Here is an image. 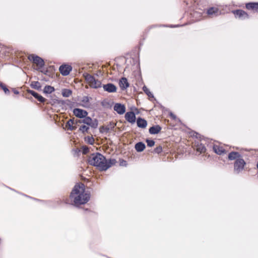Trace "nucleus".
I'll use <instances>...</instances> for the list:
<instances>
[{"label": "nucleus", "instance_id": "obj_1", "mask_svg": "<svg viewBox=\"0 0 258 258\" xmlns=\"http://www.w3.org/2000/svg\"><path fill=\"white\" fill-rule=\"evenodd\" d=\"M70 199L73 205L78 207L89 202L90 194L86 191L85 185L80 182L74 186L70 194Z\"/></svg>", "mask_w": 258, "mask_h": 258}, {"label": "nucleus", "instance_id": "obj_2", "mask_svg": "<svg viewBox=\"0 0 258 258\" xmlns=\"http://www.w3.org/2000/svg\"><path fill=\"white\" fill-rule=\"evenodd\" d=\"M91 165L98 167L99 170L105 171L111 166L115 164L116 161L114 159L107 160L105 157L100 153L93 154L89 159Z\"/></svg>", "mask_w": 258, "mask_h": 258}, {"label": "nucleus", "instance_id": "obj_3", "mask_svg": "<svg viewBox=\"0 0 258 258\" xmlns=\"http://www.w3.org/2000/svg\"><path fill=\"white\" fill-rule=\"evenodd\" d=\"M28 59L36 66L37 70H40L44 65L43 59L35 54H29L28 56Z\"/></svg>", "mask_w": 258, "mask_h": 258}, {"label": "nucleus", "instance_id": "obj_4", "mask_svg": "<svg viewBox=\"0 0 258 258\" xmlns=\"http://www.w3.org/2000/svg\"><path fill=\"white\" fill-rule=\"evenodd\" d=\"M85 78L91 87L98 88L101 87V82L98 80L96 79L94 76L89 74H87L85 75Z\"/></svg>", "mask_w": 258, "mask_h": 258}, {"label": "nucleus", "instance_id": "obj_5", "mask_svg": "<svg viewBox=\"0 0 258 258\" xmlns=\"http://www.w3.org/2000/svg\"><path fill=\"white\" fill-rule=\"evenodd\" d=\"M246 163L242 158H237L234 162V169L237 173H239L243 169Z\"/></svg>", "mask_w": 258, "mask_h": 258}, {"label": "nucleus", "instance_id": "obj_6", "mask_svg": "<svg viewBox=\"0 0 258 258\" xmlns=\"http://www.w3.org/2000/svg\"><path fill=\"white\" fill-rule=\"evenodd\" d=\"M79 122L84 123L94 128H96L98 126V120L96 119H92L91 117H87V116L84 117L83 120L79 121Z\"/></svg>", "mask_w": 258, "mask_h": 258}, {"label": "nucleus", "instance_id": "obj_7", "mask_svg": "<svg viewBox=\"0 0 258 258\" xmlns=\"http://www.w3.org/2000/svg\"><path fill=\"white\" fill-rule=\"evenodd\" d=\"M232 13L236 18L240 19H245L248 18V14L242 10H236L232 11Z\"/></svg>", "mask_w": 258, "mask_h": 258}, {"label": "nucleus", "instance_id": "obj_8", "mask_svg": "<svg viewBox=\"0 0 258 258\" xmlns=\"http://www.w3.org/2000/svg\"><path fill=\"white\" fill-rule=\"evenodd\" d=\"M72 70V67L69 64H62L59 68V71L61 74L64 76L68 75Z\"/></svg>", "mask_w": 258, "mask_h": 258}, {"label": "nucleus", "instance_id": "obj_9", "mask_svg": "<svg viewBox=\"0 0 258 258\" xmlns=\"http://www.w3.org/2000/svg\"><path fill=\"white\" fill-rule=\"evenodd\" d=\"M73 112L76 117L80 118H84L88 115V112L86 110L80 108L74 109Z\"/></svg>", "mask_w": 258, "mask_h": 258}, {"label": "nucleus", "instance_id": "obj_10", "mask_svg": "<svg viewBox=\"0 0 258 258\" xmlns=\"http://www.w3.org/2000/svg\"><path fill=\"white\" fill-rule=\"evenodd\" d=\"M125 119L131 123H134L136 121V115L134 112H127L125 114Z\"/></svg>", "mask_w": 258, "mask_h": 258}, {"label": "nucleus", "instance_id": "obj_11", "mask_svg": "<svg viewBox=\"0 0 258 258\" xmlns=\"http://www.w3.org/2000/svg\"><path fill=\"white\" fill-rule=\"evenodd\" d=\"M27 92L33 96L36 99L38 100L40 102L44 103L46 101V99L43 97L42 96L35 92V91L31 90H27Z\"/></svg>", "mask_w": 258, "mask_h": 258}, {"label": "nucleus", "instance_id": "obj_12", "mask_svg": "<svg viewBox=\"0 0 258 258\" xmlns=\"http://www.w3.org/2000/svg\"><path fill=\"white\" fill-rule=\"evenodd\" d=\"M114 110L118 114H122L125 111V107L124 105H122L120 103H116L114 106Z\"/></svg>", "mask_w": 258, "mask_h": 258}, {"label": "nucleus", "instance_id": "obj_13", "mask_svg": "<svg viewBox=\"0 0 258 258\" xmlns=\"http://www.w3.org/2000/svg\"><path fill=\"white\" fill-rule=\"evenodd\" d=\"M103 89L105 91L110 93L115 92L116 91V86L114 85L111 83L104 85L103 86Z\"/></svg>", "mask_w": 258, "mask_h": 258}, {"label": "nucleus", "instance_id": "obj_14", "mask_svg": "<svg viewBox=\"0 0 258 258\" xmlns=\"http://www.w3.org/2000/svg\"><path fill=\"white\" fill-rule=\"evenodd\" d=\"M194 149L197 152L199 153V154L204 153L206 151V147L203 144L201 143H198L196 145H195Z\"/></svg>", "mask_w": 258, "mask_h": 258}, {"label": "nucleus", "instance_id": "obj_15", "mask_svg": "<svg viewBox=\"0 0 258 258\" xmlns=\"http://www.w3.org/2000/svg\"><path fill=\"white\" fill-rule=\"evenodd\" d=\"M213 150L218 155H222L226 153L225 149L222 146L219 145H214Z\"/></svg>", "mask_w": 258, "mask_h": 258}, {"label": "nucleus", "instance_id": "obj_16", "mask_svg": "<svg viewBox=\"0 0 258 258\" xmlns=\"http://www.w3.org/2000/svg\"><path fill=\"white\" fill-rule=\"evenodd\" d=\"M119 86L122 90L126 89L129 86V84L126 78H121L119 81Z\"/></svg>", "mask_w": 258, "mask_h": 258}, {"label": "nucleus", "instance_id": "obj_17", "mask_svg": "<svg viewBox=\"0 0 258 258\" xmlns=\"http://www.w3.org/2000/svg\"><path fill=\"white\" fill-rule=\"evenodd\" d=\"M245 7L247 10L256 11L258 10V3H249L246 4Z\"/></svg>", "mask_w": 258, "mask_h": 258}, {"label": "nucleus", "instance_id": "obj_18", "mask_svg": "<svg viewBox=\"0 0 258 258\" xmlns=\"http://www.w3.org/2000/svg\"><path fill=\"white\" fill-rule=\"evenodd\" d=\"M219 13V9L216 7H211L207 10V14L209 16H217Z\"/></svg>", "mask_w": 258, "mask_h": 258}, {"label": "nucleus", "instance_id": "obj_19", "mask_svg": "<svg viewBox=\"0 0 258 258\" xmlns=\"http://www.w3.org/2000/svg\"><path fill=\"white\" fill-rule=\"evenodd\" d=\"M137 124L138 127L144 128L147 126V122L145 119L139 117L137 120Z\"/></svg>", "mask_w": 258, "mask_h": 258}, {"label": "nucleus", "instance_id": "obj_20", "mask_svg": "<svg viewBox=\"0 0 258 258\" xmlns=\"http://www.w3.org/2000/svg\"><path fill=\"white\" fill-rule=\"evenodd\" d=\"M74 121L73 119H69L66 123L65 125V127L70 131H73L76 128L75 126H74Z\"/></svg>", "mask_w": 258, "mask_h": 258}, {"label": "nucleus", "instance_id": "obj_21", "mask_svg": "<svg viewBox=\"0 0 258 258\" xmlns=\"http://www.w3.org/2000/svg\"><path fill=\"white\" fill-rule=\"evenodd\" d=\"M161 130V127L159 125L153 126L149 128V133L151 134H158Z\"/></svg>", "mask_w": 258, "mask_h": 258}, {"label": "nucleus", "instance_id": "obj_22", "mask_svg": "<svg viewBox=\"0 0 258 258\" xmlns=\"http://www.w3.org/2000/svg\"><path fill=\"white\" fill-rule=\"evenodd\" d=\"M240 155L238 152H230L228 155V159L230 160H233L234 159H237V158H240Z\"/></svg>", "mask_w": 258, "mask_h": 258}, {"label": "nucleus", "instance_id": "obj_23", "mask_svg": "<svg viewBox=\"0 0 258 258\" xmlns=\"http://www.w3.org/2000/svg\"><path fill=\"white\" fill-rule=\"evenodd\" d=\"M145 148V145L142 142H139L135 145V149L138 152H142Z\"/></svg>", "mask_w": 258, "mask_h": 258}, {"label": "nucleus", "instance_id": "obj_24", "mask_svg": "<svg viewBox=\"0 0 258 258\" xmlns=\"http://www.w3.org/2000/svg\"><path fill=\"white\" fill-rule=\"evenodd\" d=\"M90 99H91V98L89 97L88 96L83 97L82 100L83 106L84 107L88 106Z\"/></svg>", "mask_w": 258, "mask_h": 258}, {"label": "nucleus", "instance_id": "obj_25", "mask_svg": "<svg viewBox=\"0 0 258 258\" xmlns=\"http://www.w3.org/2000/svg\"><path fill=\"white\" fill-rule=\"evenodd\" d=\"M30 86L32 88H34L36 90L40 89L41 87L40 83L38 81L32 82Z\"/></svg>", "mask_w": 258, "mask_h": 258}, {"label": "nucleus", "instance_id": "obj_26", "mask_svg": "<svg viewBox=\"0 0 258 258\" xmlns=\"http://www.w3.org/2000/svg\"><path fill=\"white\" fill-rule=\"evenodd\" d=\"M43 91L45 93L50 94L54 91V88L50 86H46L44 88Z\"/></svg>", "mask_w": 258, "mask_h": 258}, {"label": "nucleus", "instance_id": "obj_27", "mask_svg": "<svg viewBox=\"0 0 258 258\" xmlns=\"http://www.w3.org/2000/svg\"><path fill=\"white\" fill-rule=\"evenodd\" d=\"M85 141L86 143H87L90 145H93L95 142V140L92 136H87V137H85Z\"/></svg>", "mask_w": 258, "mask_h": 258}, {"label": "nucleus", "instance_id": "obj_28", "mask_svg": "<svg viewBox=\"0 0 258 258\" xmlns=\"http://www.w3.org/2000/svg\"><path fill=\"white\" fill-rule=\"evenodd\" d=\"M89 130V127L85 125H81L79 127V131L83 134L88 133Z\"/></svg>", "mask_w": 258, "mask_h": 258}, {"label": "nucleus", "instance_id": "obj_29", "mask_svg": "<svg viewBox=\"0 0 258 258\" xmlns=\"http://www.w3.org/2000/svg\"><path fill=\"white\" fill-rule=\"evenodd\" d=\"M0 87L3 90L5 94H10V90L8 89L7 86L3 83L2 82H0Z\"/></svg>", "mask_w": 258, "mask_h": 258}, {"label": "nucleus", "instance_id": "obj_30", "mask_svg": "<svg viewBox=\"0 0 258 258\" xmlns=\"http://www.w3.org/2000/svg\"><path fill=\"white\" fill-rule=\"evenodd\" d=\"M143 90L144 91V92L148 96H150L152 95V93H151V92L150 91V90H149V89L147 87L144 86L143 88Z\"/></svg>", "mask_w": 258, "mask_h": 258}, {"label": "nucleus", "instance_id": "obj_31", "mask_svg": "<svg viewBox=\"0 0 258 258\" xmlns=\"http://www.w3.org/2000/svg\"><path fill=\"white\" fill-rule=\"evenodd\" d=\"M147 146L149 147H153L155 145V142L152 140L147 139L146 140Z\"/></svg>", "mask_w": 258, "mask_h": 258}, {"label": "nucleus", "instance_id": "obj_32", "mask_svg": "<svg viewBox=\"0 0 258 258\" xmlns=\"http://www.w3.org/2000/svg\"><path fill=\"white\" fill-rule=\"evenodd\" d=\"M162 151V148L161 146H159L158 147H157L155 149H154V152L157 154H159L160 153H161Z\"/></svg>", "mask_w": 258, "mask_h": 258}, {"label": "nucleus", "instance_id": "obj_33", "mask_svg": "<svg viewBox=\"0 0 258 258\" xmlns=\"http://www.w3.org/2000/svg\"><path fill=\"white\" fill-rule=\"evenodd\" d=\"M89 151V148L87 146L82 147V152L84 154H87Z\"/></svg>", "mask_w": 258, "mask_h": 258}, {"label": "nucleus", "instance_id": "obj_34", "mask_svg": "<svg viewBox=\"0 0 258 258\" xmlns=\"http://www.w3.org/2000/svg\"><path fill=\"white\" fill-rule=\"evenodd\" d=\"M72 93V92L70 90H67L66 94V93H63V95L64 96L68 97Z\"/></svg>", "mask_w": 258, "mask_h": 258}, {"label": "nucleus", "instance_id": "obj_35", "mask_svg": "<svg viewBox=\"0 0 258 258\" xmlns=\"http://www.w3.org/2000/svg\"><path fill=\"white\" fill-rule=\"evenodd\" d=\"M39 71L40 72H41L42 73H43L45 75H48V71L47 70H44L43 71H42V70H39Z\"/></svg>", "mask_w": 258, "mask_h": 258}, {"label": "nucleus", "instance_id": "obj_36", "mask_svg": "<svg viewBox=\"0 0 258 258\" xmlns=\"http://www.w3.org/2000/svg\"><path fill=\"white\" fill-rule=\"evenodd\" d=\"M14 92L15 94H19V92L17 90H14Z\"/></svg>", "mask_w": 258, "mask_h": 258}, {"label": "nucleus", "instance_id": "obj_37", "mask_svg": "<svg viewBox=\"0 0 258 258\" xmlns=\"http://www.w3.org/2000/svg\"><path fill=\"white\" fill-rule=\"evenodd\" d=\"M171 116L173 117V118H174L175 117V116L174 115H173L172 114H171Z\"/></svg>", "mask_w": 258, "mask_h": 258}, {"label": "nucleus", "instance_id": "obj_38", "mask_svg": "<svg viewBox=\"0 0 258 258\" xmlns=\"http://www.w3.org/2000/svg\"><path fill=\"white\" fill-rule=\"evenodd\" d=\"M256 167L258 169V162L257 163V164H256Z\"/></svg>", "mask_w": 258, "mask_h": 258}]
</instances>
